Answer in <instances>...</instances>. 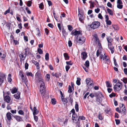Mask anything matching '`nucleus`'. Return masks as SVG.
<instances>
[{"label": "nucleus", "mask_w": 127, "mask_h": 127, "mask_svg": "<svg viewBox=\"0 0 127 127\" xmlns=\"http://www.w3.org/2000/svg\"><path fill=\"white\" fill-rule=\"evenodd\" d=\"M36 80L37 82L40 85V91L42 95L44 96L45 94V87L44 81L41 76L40 73L39 72H37L35 74Z\"/></svg>", "instance_id": "1"}, {"label": "nucleus", "mask_w": 127, "mask_h": 127, "mask_svg": "<svg viewBox=\"0 0 127 127\" xmlns=\"http://www.w3.org/2000/svg\"><path fill=\"white\" fill-rule=\"evenodd\" d=\"M36 80L37 82L40 85V91L42 95L44 96L45 94V87L44 81L41 76L40 73L39 72H37L35 74Z\"/></svg>", "instance_id": "2"}, {"label": "nucleus", "mask_w": 127, "mask_h": 127, "mask_svg": "<svg viewBox=\"0 0 127 127\" xmlns=\"http://www.w3.org/2000/svg\"><path fill=\"white\" fill-rule=\"evenodd\" d=\"M122 83L119 80L114 86L113 88L115 92L119 91L122 88Z\"/></svg>", "instance_id": "3"}, {"label": "nucleus", "mask_w": 127, "mask_h": 127, "mask_svg": "<svg viewBox=\"0 0 127 127\" xmlns=\"http://www.w3.org/2000/svg\"><path fill=\"white\" fill-rule=\"evenodd\" d=\"M85 37L84 36H82L77 38V42L78 43L79 45H81L85 42Z\"/></svg>", "instance_id": "4"}, {"label": "nucleus", "mask_w": 127, "mask_h": 127, "mask_svg": "<svg viewBox=\"0 0 127 127\" xmlns=\"http://www.w3.org/2000/svg\"><path fill=\"white\" fill-rule=\"evenodd\" d=\"M100 24L99 22L97 21L93 22L90 25L91 27L93 29H95L98 28L100 26Z\"/></svg>", "instance_id": "5"}, {"label": "nucleus", "mask_w": 127, "mask_h": 127, "mask_svg": "<svg viewBox=\"0 0 127 127\" xmlns=\"http://www.w3.org/2000/svg\"><path fill=\"white\" fill-rule=\"evenodd\" d=\"M93 38L94 40V42L96 44H98L99 46H101V44L99 42V40L96 34L94 35Z\"/></svg>", "instance_id": "6"}, {"label": "nucleus", "mask_w": 127, "mask_h": 127, "mask_svg": "<svg viewBox=\"0 0 127 127\" xmlns=\"http://www.w3.org/2000/svg\"><path fill=\"white\" fill-rule=\"evenodd\" d=\"M5 78V75L3 73H0V85L2 84Z\"/></svg>", "instance_id": "7"}, {"label": "nucleus", "mask_w": 127, "mask_h": 127, "mask_svg": "<svg viewBox=\"0 0 127 127\" xmlns=\"http://www.w3.org/2000/svg\"><path fill=\"white\" fill-rule=\"evenodd\" d=\"M5 78V75L3 73H0V85L2 84Z\"/></svg>", "instance_id": "8"}, {"label": "nucleus", "mask_w": 127, "mask_h": 127, "mask_svg": "<svg viewBox=\"0 0 127 127\" xmlns=\"http://www.w3.org/2000/svg\"><path fill=\"white\" fill-rule=\"evenodd\" d=\"M26 55L21 53L19 55L20 60L24 61L26 58Z\"/></svg>", "instance_id": "9"}, {"label": "nucleus", "mask_w": 127, "mask_h": 127, "mask_svg": "<svg viewBox=\"0 0 127 127\" xmlns=\"http://www.w3.org/2000/svg\"><path fill=\"white\" fill-rule=\"evenodd\" d=\"M4 99V100L8 103H9L11 100L10 97L8 95L5 96Z\"/></svg>", "instance_id": "10"}, {"label": "nucleus", "mask_w": 127, "mask_h": 127, "mask_svg": "<svg viewBox=\"0 0 127 127\" xmlns=\"http://www.w3.org/2000/svg\"><path fill=\"white\" fill-rule=\"evenodd\" d=\"M12 114L10 112H9L7 113L6 114V116L7 120L9 121H10L11 119Z\"/></svg>", "instance_id": "11"}, {"label": "nucleus", "mask_w": 127, "mask_h": 127, "mask_svg": "<svg viewBox=\"0 0 127 127\" xmlns=\"http://www.w3.org/2000/svg\"><path fill=\"white\" fill-rule=\"evenodd\" d=\"M82 55V58L83 60H85L87 57V54L85 52H82L81 54Z\"/></svg>", "instance_id": "12"}, {"label": "nucleus", "mask_w": 127, "mask_h": 127, "mask_svg": "<svg viewBox=\"0 0 127 127\" xmlns=\"http://www.w3.org/2000/svg\"><path fill=\"white\" fill-rule=\"evenodd\" d=\"M20 93L18 92L14 95V96L16 99H19L20 97Z\"/></svg>", "instance_id": "13"}, {"label": "nucleus", "mask_w": 127, "mask_h": 127, "mask_svg": "<svg viewBox=\"0 0 127 127\" xmlns=\"http://www.w3.org/2000/svg\"><path fill=\"white\" fill-rule=\"evenodd\" d=\"M32 62L36 66L37 69H38L39 68V63L36 61H35L34 60H32Z\"/></svg>", "instance_id": "14"}, {"label": "nucleus", "mask_w": 127, "mask_h": 127, "mask_svg": "<svg viewBox=\"0 0 127 127\" xmlns=\"http://www.w3.org/2000/svg\"><path fill=\"white\" fill-rule=\"evenodd\" d=\"M80 34V32L77 31H75L74 32L73 31L72 32V34L74 35H77Z\"/></svg>", "instance_id": "15"}, {"label": "nucleus", "mask_w": 127, "mask_h": 127, "mask_svg": "<svg viewBox=\"0 0 127 127\" xmlns=\"http://www.w3.org/2000/svg\"><path fill=\"white\" fill-rule=\"evenodd\" d=\"M14 118L18 121V122L21 121L22 120V119L21 117L20 116H15L14 117Z\"/></svg>", "instance_id": "16"}, {"label": "nucleus", "mask_w": 127, "mask_h": 127, "mask_svg": "<svg viewBox=\"0 0 127 127\" xmlns=\"http://www.w3.org/2000/svg\"><path fill=\"white\" fill-rule=\"evenodd\" d=\"M38 113V111L37 110V109L36 107H33V115H36Z\"/></svg>", "instance_id": "17"}, {"label": "nucleus", "mask_w": 127, "mask_h": 127, "mask_svg": "<svg viewBox=\"0 0 127 127\" xmlns=\"http://www.w3.org/2000/svg\"><path fill=\"white\" fill-rule=\"evenodd\" d=\"M78 16L79 17V20L81 22H82V21L84 19L82 15L81 14H79Z\"/></svg>", "instance_id": "18"}, {"label": "nucleus", "mask_w": 127, "mask_h": 127, "mask_svg": "<svg viewBox=\"0 0 127 127\" xmlns=\"http://www.w3.org/2000/svg\"><path fill=\"white\" fill-rule=\"evenodd\" d=\"M6 53H5L0 52V57L1 58H4L6 57Z\"/></svg>", "instance_id": "19"}, {"label": "nucleus", "mask_w": 127, "mask_h": 127, "mask_svg": "<svg viewBox=\"0 0 127 127\" xmlns=\"http://www.w3.org/2000/svg\"><path fill=\"white\" fill-rule=\"evenodd\" d=\"M107 40L108 43H109V44H111V43L112 41V40L111 36H109L107 38Z\"/></svg>", "instance_id": "20"}, {"label": "nucleus", "mask_w": 127, "mask_h": 127, "mask_svg": "<svg viewBox=\"0 0 127 127\" xmlns=\"http://www.w3.org/2000/svg\"><path fill=\"white\" fill-rule=\"evenodd\" d=\"M107 10L109 14L113 16V12L109 8H108Z\"/></svg>", "instance_id": "21"}, {"label": "nucleus", "mask_w": 127, "mask_h": 127, "mask_svg": "<svg viewBox=\"0 0 127 127\" xmlns=\"http://www.w3.org/2000/svg\"><path fill=\"white\" fill-rule=\"evenodd\" d=\"M8 80L9 82H10L12 81V79H11V75L10 74H9L8 77Z\"/></svg>", "instance_id": "22"}, {"label": "nucleus", "mask_w": 127, "mask_h": 127, "mask_svg": "<svg viewBox=\"0 0 127 127\" xmlns=\"http://www.w3.org/2000/svg\"><path fill=\"white\" fill-rule=\"evenodd\" d=\"M86 83L87 84V85H89V83L90 82H92V80H91V79L89 78L87 79L86 80Z\"/></svg>", "instance_id": "23"}, {"label": "nucleus", "mask_w": 127, "mask_h": 127, "mask_svg": "<svg viewBox=\"0 0 127 127\" xmlns=\"http://www.w3.org/2000/svg\"><path fill=\"white\" fill-rule=\"evenodd\" d=\"M106 83L107 87H112V84H110L109 81H106Z\"/></svg>", "instance_id": "24"}, {"label": "nucleus", "mask_w": 127, "mask_h": 127, "mask_svg": "<svg viewBox=\"0 0 127 127\" xmlns=\"http://www.w3.org/2000/svg\"><path fill=\"white\" fill-rule=\"evenodd\" d=\"M64 55L65 60H67L69 59V57L68 56V55L67 53H64Z\"/></svg>", "instance_id": "25"}, {"label": "nucleus", "mask_w": 127, "mask_h": 127, "mask_svg": "<svg viewBox=\"0 0 127 127\" xmlns=\"http://www.w3.org/2000/svg\"><path fill=\"white\" fill-rule=\"evenodd\" d=\"M17 91V90L16 88L15 87H14L13 89H12L11 92L12 94H14L16 93Z\"/></svg>", "instance_id": "26"}, {"label": "nucleus", "mask_w": 127, "mask_h": 127, "mask_svg": "<svg viewBox=\"0 0 127 127\" xmlns=\"http://www.w3.org/2000/svg\"><path fill=\"white\" fill-rule=\"evenodd\" d=\"M105 55V53L104 52H100V58L101 59H102L103 57Z\"/></svg>", "instance_id": "27"}, {"label": "nucleus", "mask_w": 127, "mask_h": 127, "mask_svg": "<svg viewBox=\"0 0 127 127\" xmlns=\"http://www.w3.org/2000/svg\"><path fill=\"white\" fill-rule=\"evenodd\" d=\"M62 32L63 35L65 37L67 35V33L65 31L64 29H63Z\"/></svg>", "instance_id": "28"}, {"label": "nucleus", "mask_w": 127, "mask_h": 127, "mask_svg": "<svg viewBox=\"0 0 127 127\" xmlns=\"http://www.w3.org/2000/svg\"><path fill=\"white\" fill-rule=\"evenodd\" d=\"M75 108L76 111L78 112L79 111L78 105L77 103L76 102V104L75 105Z\"/></svg>", "instance_id": "29"}, {"label": "nucleus", "mask_w": 127, "mask_h": 127, "mask_svg": "<svg viewBox=\"0 0 127 127\" xmlns=\"http://www.w3.org/2000/svg\"><path fill=\"white\" fill-rule=\"evenodd\" d=\"M84 65L87 68L89 66V61H86Z\"/></svg>", "instance_id": "30"}, {"label": "nucleus", "mask_w": 127, "mask_h": 127, "mask_svg": "<svg viewBox=\"0 0 127 127\" xmlns=\"http://www.w3.org/2000/svg\"><path fill=\"white\" fill-rule=\"evenodd\" d=\"M77 80L76 81V84L78 85H79L80 84V79L79 78H77Z\"/></svg>", "instance_id": "31"}, {"label": "nucleus", "mask_w": 127, "mask_h": 127, "mask_svg": "<svg viewBox=\"0 0 127 127\" xmlns=\"http://www.w3.org/2000/svg\"><path fill=\"white\" fill-rule=\"evenodd\" d=\"M51 102L54 105L56 104V102L55 98H52L51 99Z\"/></svg>", "instance_id": "32"}, {"label": "nucleus", "mask_w": 127, "mask_h": 127, "mask_svg": "<svg viewBox=\"0 0 127 127\" xmlns=\"http://www.w3.org/2000/svg\"><path fill=\"white\" fill-rule=\"evenodd\" d=\"M117 7L118 8L121 9L123 8V5L122 4H117Z\"/></svg>", "instance_id": "33"}, {"label": "nucleus", "mask_w": 127, "mask_h": 127, "mask_svg": "<svg viewBox=\"0 0 127 127\" xmlns=\"http://www.w3.org/2000/svg\"><path fill=\"white\" fill-rule=\"evenodd\" d=\"M46 80L47 81H49L50 79V75L49 74H47L46 75Z\"/></svg>", "instance_id": "34"}, {"label": "nucleus", "mask_w": 127, "mask_h": 127, "mask_svg": "<svg viewBox=\"0 0 127 127\" xmlns=\"http://www.w3.org/2000/svg\"><path fill=\"white\" fill-rule=\"evenodd\" d=\"M98 117L99 119L100 120H102L103 119V118L102 115L100 113L99 114Z\"/></svg>", "instance_id": "35"}, {"label": "nucleus", "mask_w": 127, "mask_h": 127, "mask_svg": "<svg viewBox=\"0 0 127 127\" xmlns=\"http://www.w3.org/2000/svg\"><path fill=\"white\" fill-rule=\"evenodd\" d=\"M112 27L115 30H117L119 29V28L118 26L116 25H112Z\"/></svg>", "instance_id": "36"}, {"label": "nucleus", "mask_w": 127, "mask_h": 127, "mask_svg": "<svg viewBox=\"0 0 127 127\" xmlns=\"http://www.w3.org/2000/svg\"><path fill=\"white\" fill-rule=\"evenodd\" d=\"M49 59V54L48 53H46L45 55V59L46 60H48Z\"/></svg>", "instance_id": "37"}, {"label": "nucleus", "mask_w": 127, "mask_h": 127, "mask_svg": "<svg viewBox=\"0 0 127 127\" xmlns=\"http://www.w3.org/2000/svg\"><path fill=\"white\" fill-rule=\"evenodd\" d=\"M18 113L21 115H23L24 114V112L22 110H20L18 111Z\"/></svg>", "instance_id": "38"}, {"label": "nucleus", "mask_w": 127, "mask_h": 127, "mask_svg": "<svg viewBox=\"0 0 127 127\" xmlns=\"http://www.w3.org/2000/svg\"><path fill=\"white\" fill-rule=\"evenodd\" d=\"M107 56H106L105 55L103 57V60L105 61H107L109 60V59L107 58Z\"/></svg>", "instance_id": "39"}, {"label": "nucleus", "mask_w": 127, "mask_h": 127, "mask_svg": "<svg viewBox=\"0 0 127 127\" xmlns=\"http://www.w3.org/2000/svg\"><path fill=\"white\" fill-rule=\"evenodd\" d=\"M121 80L124 83L126 84L127 83V78H124L123 79V80L121 79Z\"/></svg>", "instance_id": "40"}, {"label": "nucleus", "mask_w": 127, "mask_h": 127, "mask_svg": "<svg viewBox=\"0 0 127 127\" xmlns=\"http://www.w3.org/2000/svg\"><path fill=\"white\" fill-rule=\"evenodd\" d=\"M72 90L71 86H69L68 87V92L69 93H71L72 92Z\"/></svg>", "instance_id": "41"}, {"label": "nucleus", "mask_w": 127, "mask_h": 127, "mask_svg": "<svg viewBox=\"0 0 127 127\" xmlns=\"http://www.w3.org/2000/svg\"><path fill=\"white\" fill-rule=\"evenodd\" d=\"M32 2L31 1H30L28 2L27 6L29 7H30L31 6Z\"/></svg>", "instance_id": "42"}, {"label": "nucleus", "mask_w": 127, "mask_h": 127, "mask_svg": "<svg viewBox=\"0 0 127 127\" xmlns=\"http://www.w3.org/2000/svg\"><path fill=\"white\" fill-rule=\"evenodd\" d=\"M95 95H96V94H95L92 93L90 94L89 96H90L92 98H93V97L95 96Z\"/></svg>", "instance_id": "43"}, {"label": "nucleus", "mask_w": 127, "mask_h": 127, "mask_svg": "<svg viewBox=\"0 0 127 127\" xmlns=\"http://www.w3.org/2000/svg\"><path fill=\"white\" fill-rule=\"evenodd\" d=\"M37 51L39 54H42L43 53V51L41 49L38 48L37 50Z\"/></svg>", "instance_id": "44"}, {"label": "nucleus", "mask_w": 127, "mask_h": 127, "mask_svg": "<svg viewBox=\"0 0 127 127\" xmlns=\"http://www.w3.org/2000/svg\"><path fill=\"white\" fill-rule=\"evenodd\" d=\"M68 29V30L70 31H72L73 29L72 27L70 25H68L67 26Z\"/></svg>", "instance_id": "45"}, {"label": "nucleus", "mask_w": 127, "mask_h": 127, "mask_svg": "<svg viewBox=\"0 0 127 127\" xmlns=\"http://www.w3.org/2000/svg\"><path fill=\"white\" fill-rule=\"evenodd\" d=\"M111 111V109L109 108H107L105 110V111L107 113V114L109 113V112H110Z\"/></svg>", "instance_id": "46"}, {"label": "nucleus", "mask_w": 127, "mask_h": 127, "mask_svg": "<svg viewBox=\"0 0 127 127\" xmlns=\"http://www.w3.org/2000/svg\"><path fill=\"white\" fill-rule=\"evenodd\" d=\"M71 61H66V63L67 65H72V64L71 63Z\"/></svg>", "instance_id": "47"}, {"label": "nucleus", "mask_w": 127, "mask_h": 127, "mask_svg": "<svg viewBox=\"0 0 127 127\" xmlns=\"http://www.w3.org/2000/svg\"><path fill=\"white\" fill-rule=\"evenodd\" d=\"M107 24L109 25H110L111 23V21L110 20H108L107 21H106Z\"/></svg>", "instance_id": "48"}, {"label": "nucleus", "mask_w": 127, "mask_h": 127, "mask_svg": "<svg viewBox=\"0 0 127 127\" xmlns=\"http://www.w3.org/2000/svg\"><path fill=\"white\" fill-rule=\"evenodd\" d=\"M27 76H30L32 77L33 76V75L31 72H28L27 73Z\"/></svg>", "instance_id": "49"}, {"label": "nucleus", "mask_w": 127, "mask_h": 127, "mask_svg": "<svg viewBox=\"0 0 127 127\" xmlns=\"http://www.w3.org/2000/svg\"><path fill=\"white\" fill-rule=\"evenodd\" d=\"M108 47L109 49H111L112 48H114V47L111 44H109Z\"/></svg>", "instance_id": "50"}, {"label": "nucleus", "mask_w": 127, "mask_h": 127, "mask_svg": "<svg viewBox=\"0 0 127 127\" xmlns=\"http://www.w3.org/2000/svg\"><path fill=\"white\" fill-rule=\"evenodd\" d=\"M68 46L69 47H71L72 44V43L71 41L70 40H69L68 42Z\"/></svg>", "instance_id": "51"}, {"label": "nucleus", "mask_w": 127, "mask_h": 127, "mask_svg": "<svg viewBox=\"0 0 127 127\" xmlns=\"http://www.w3.org/2000/svg\"><path fill=\"white\" fill-rule=\"evenodd\" d=\"M79 119L82 120H85V118L83 116H80L79 117Z\"/></svg>", "instance_id": "52"}, {"label": "nucleus", "mask_w": 127, "mask_h": 127, "mask_svg": "<svg viewBox=\"0 0 127 127\" xmlns=\"http://www.w3.org/2000/svg\"><path fill=\"white\" fill-rule=\"evenodd\" d=\"M122 111L124 113H125L126 111V108L125 107H124L123 109L122 108Z\"/></svg>", "instance_id": "53"}, {"label": "nucleus", "mask_w": 127, "mask_h": 127, "mask_svg": "<svg viewBox=\"0 0 127 127\" xmlns=\"http://www.w3.org/2000/svg\"><path fill=\"white\" fill-rule=\"evenodd\" d=\"M43 3H41L39 5V8L40 9L43 8Z\"/></svg>", "instance_id": "54"}, {"label": "nucleus", "mask_w": 127, "mask_h": 127, "mask_svg": "<svg viewBox=\"0 0 127 127\" xmlns=\"http://www.w3.org/2000/svg\"><path fill=\"white\" fill-rule=\"evenodd\" d=\"M62 101L63 102V103L64 104L66 103L67 102V100L66 99H65L64 98H62Z\"/></svg>", "instance_id": "55"}, {"label": "nucleus", "mask_w": 127, "mask_h": 127, "mask_svg": "<svg viewBox=\"0 0 127 127\" xmlns=\"http://www.w3.org/2000/svg\"><path fill=\"white\" fill-rule=\"evenodd\" d=\"M70 67L69 65H66L65 66L66 70V71H68Z\"/></svg>", "instance_id": "56"}, {"label": "nucleus", "mask_w": 127, "mask_h": 127, "mask_svg": "<svg viewBox=\"0 0 127 127\" xmlns=\"http://www.w3.org/2000/svg\"><path fill=\"white\" fill-rule=\"evenodd\" d=\"M100 52L99 50H98L96 52V55L97 57H98L99 56V54H100Z\"/></svg>", "instance_id": "57"}, {"label": "nucleus", "mask_w": 127, "mask_h": 127, "mask_svg": "<svg viewBox=\"0 0 127 127\" xmlns=\"http://www.w3.org/2000/svg\"><path fill=\"white\" fill-rule=\"evenodd\" d=\"M116 123L117 125L119 124L120 122V120L118 119L115 120Z\"/></svg>", "instance_id": "58"}, {"label": "nucleus", "mask_w": 127, "mask_h": 127, "mask_svg": "<svg viewBox=\"0 0 127 127\" xmlns=\"http://www.w3.org/2000/svg\"><path fill=\"white\" fill-rule=\"evenodd\" d=\"M29 65L28 63H26L25 65V67L26 69H27L28 68Z\"/></svg>", "instance_id": "59"}, {"label": "nucleus", "mask_w": 127, "mask_h": 127, "mask_svg": "<svg viewBox=\"0 0 127 127\" xmlns=\"http://www.w3.org/2000/svg\"><path fill=\"white\" fill-rule=\"evenodd\" d=\"M107 5L109 7H111V8L112 7V5L111 4V3L109 2H108L107 3Z\"/></svg>", "instance_id": "60"}, {"label": "nucleus", "mask_w": 127, "mask_h": 127, "mask_svg": "<svg viewBox=\"0 0 127 127\" xmlns=\"http://www.w3.org/2000/svg\"><path fill=\"white\" fill-rule=\"evenodd\" d=\"M10 111L12 114H16V110H11Z\"/></svg>", "instance_id": "61"}, {"label": "nucleus", "mask_w": 127, "mask_h": 127, "mask_svg": "<svg viewBox=\"0 0 127 127\" xmlns=\"http://www.w3.org/2000/svg\"><path fill=\"white\" fill-rule=\"evenodd\" d=\"M34 120L36 121V122L38 120V117H37V116H35V115H34Z\"/></svg>", "instance_id": "62"}, {"label": "nucleus", "mask_w": 127, "mask_h": 127, "mask_svg": "<svg viewBox=\"0 0 127 127\" xmlns=\"http://www.w3.org/2000/svg\"><path fill=\"white\" fill-rule=\"evenodd\" d=\"M98 17L99 18L102 19L103 18V17L101 15V14L100 13L99 14L98 16Z\"/></svg>", "instance_id": "63"}, {"label": "nucleus", "mask_w": 127, "mask_h": 127, "mask_svg": "<svg viewBox=\"0 0 127 127\" xmlns=\"http://www.w3.org/2000/svg\"><path fill=\"white\" fill-rule=\"evenodd\" d=\"M100 9L99 8H97L95 9V11L96 13H98Z\"/></svg>", "instance_id": "64"}]
</instances>
